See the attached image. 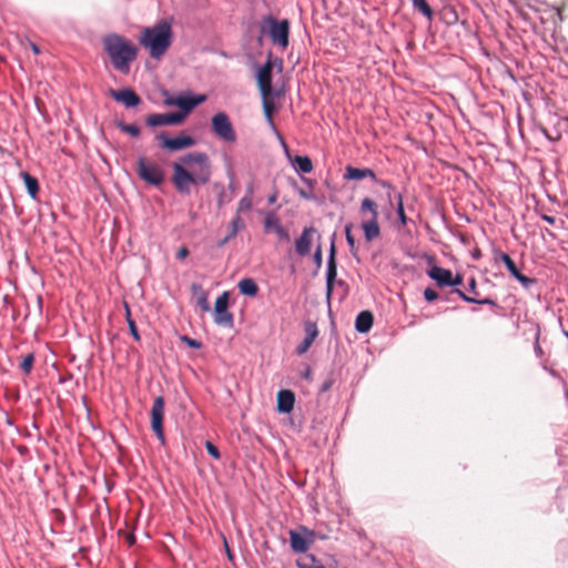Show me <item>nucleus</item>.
<instances>
[{"instance_id":"f257e3e1","label":"nucleus","mask_w":568,"mask_h":568,"mask_svg":"<svg viewBox=\"0 0 568 568\" xmlns=\"http://www.w3.org/2000/svg\"><path fill=\"white\" fill-rule=\"evenodd\" d=\"M172 183L182 195H190L191 185H204L210 182L212 164L205 152H190L172 164Z\"/></svg>"},{"instance_id":"f03ea898","label":"nucleus","mask_w":568,"mask_h":568,"mask_svg":"<svg viewBox=\"0 0 568 568\" xmlns=\"http://www.w3.org/2000/svg\"><path fill=\"white\" fill-rule=\"evenodd\" d=\"M102 44L112 67L120 73L128 74L131 63L136 59L138 48L124 36L114 32L105 34Z\"/></svg>"},{"instance_id":"7ed1b4c3","label":"nucleus","mask_w":568,"mask_h":568,"mask_svg":"<svg viewBox=\"0 0 568 568\" xmlns=\"http://www.w3.org/2000/svg\"><path fill=\"white\" fill-rule=\"evenodd\" d=\"M172 20L161 19L151 27H145L139 37V43L146 50L152 59L160 60L172 45Z\"/></svg>"},{"instance_id":"20e7f679","label":"nucleus","mask_w":568,"mask_h":568,"mask_svg":"<svg viewBox=\"0 0 568 568\" xmlns=\"http://www.w3.org/2000/svg\"><path fill=\"white\" fill-rule=\"evenodd\" d=\"M264 34L270 37L273 44L286 49L290 43V21L287 19L278 20L272 14L263 17L257 38L260 45L263 43Z\"/></svg>"},{"instance_id":"39448f33","label":"nucleus","mask_w":568,"mask_h":568,"mask_svg":"<svg viewBox=\"0 0 568 568\" xmlns=\"http://www.w3.org/2000/svg\"><path fill=\"white\" fill-rule=\"evenodd\" d=\"M273 54L270 51L267 60L257 68L255 79L262 95L276 97L278 92L274 90L272 85V70L273 67H277V71H283V60L281 58L272 59Z\"/></svg>"},{"instance_id":"423d86ee","label":"nucleus","mask_w":568,"mask_h":568,"mask_svg":"<svg viewBox=\"0 0 568 568\" xmlns=\"http://www.w3.org/2000/svg\"><path fill=\"white\" fill-rule=\"evenodd\" d=\"M361 214L368 212L371 219L363 221L361 229L364 233L366 242H372L381 235V227L378 224V206L371 197H364L359 206Z\"/></svg>"},{"instance_id":"0eeeda50","label":"nucleus","mask_w":568,"mask_h":568,"mask_svg":"<svg viewBox=\"0 0 568 568\" xmlns=\"http://www.w3.org/2000/svg\"><path fill=\"white\" fill-rule=\"evenodd\" d=\"M159 148L168 152H179L196 144V140L184 131L174 136L161 131L155 134Z\"/></svg>"},{"instance_id":"6e6552de","label":"nucleus","mask_w":568,"mask_h":568,"mask_svg":"<svg viewBox=\"0 0 568 568\" xmlns=\"http://www.w3.org/2000/svg\"><path fill=\"white\" fill-rule=\"evenodd\" d=\"M136 173L143 182L155 187L161 186L165 180L163 170L159 165L148 162L145 156L138 159Z\"/></svg>"},{"instance_id":"1a4fd4ad","label":"nucleus","mask_w":568,"mask_h":568,"mask_svg":"<svg viewBox=\"0 0 568 568\" xmlns=\"http://www.w3.org/2000/svg\"><path fill=\"white\" fill-rule=\"evenodd\" d=\"M211 129L220 140L226 143H234L236 141V132L231 119L223 111L215 113L211 118Z\"/></svg>"},{"instance_id":"9d476101","label":"nucleus","mask_w":568,"mask_h":568,"mask_svg":"<svg viewBox=\"0 0 568 568\" xmlns=\"http://www.w3.org/2000/svg\"><path fill=\"white\" fill-rule=\"evenodd\" d=\"M290 546L295 554H305L314 542L316 534L306 526L300 525L290 530Z\"/></svg>"},{"instance_id":"9b49d317","label":"nucleus","mask_w":568,"mask_h":568,"mask_svg":"<svg viewBox=\"0 0 568 568\" xmlns=\"http://www.w3.org/2000/svg\"><path fill=\"white\" fill-rule=\"evenodd\" d=\"M164 406L165 400L163 396H158L154 398L150 417H151V429L155 434L158 440L162 446L165 445V435H164V428H163V420H164Z\"/></svg>"},{"instance_id":"f8f14e48","label":"nucleus","mask_w":568,"mask_h":568,"mask_svg":"<svg viewBox=\"0 0 568 568\" xmlns=\"http://www.w3.org/2000/svg\"><path fill=\"white\" fill-rule=\"evenodd\" d=\"M229 301L230 293L227 291L217 296L214 303L213 317L216 325L232 328L234 326V316L229 311Z\"/></svg>"},{"instance_id":"ddd939ff","label":"nucleus","mask_w":568,"mask_h":568,"mask_svg":"<svg viewBox=\"0 0 568 568\" xmlns=\"http://www.w3.org/2000/svg\"><path fill=\"white\" fill-rule=\"evenodd\" d=\"M206 101L205 94L193 93L192 91H184L176 95V114L182 115L181 120L185 121L186 116L199 105Z\"/></svg>"},{"instance_id":"4468645a","label":"nucleus","mask_w":568,"mask_h":568,"mask_svg":"<svg viewBox=\"0 0 568 568\" xmlns=\"http://www.w3.org/2000/svg\"><path fill=\"white\" fill-rule=\"evenodd\" d=\"M111 98L128 109H134L142 103L141 97L131 88L109 89Z\"/></svg>"},{"instance_id":"2eb2a0df","label":"nucleus","mask_w":568,"mask_h":568,"mask_svg":"<svg viewBox=\"0 0 568 568\" xmlns=\"http://www.w3.org/2000/svg\"><path fill=\"white\" fill-rule=\"evenodd\" d=\"M181 116L182 115L176 114L175 112L151 113L145 118V124L150 128L176 126L184 122L181 120Z\"/></svg>"},{"instance_id":"dca6fc26","label":"nucleus","mask_w":568,"mask_h":568,"mask_svg":"<svg viewBox=\"0 0 568 568\" xmlns=\"http://www.w3.org/2000/svg\"><path fill=\"white\" fill-rule=\"evenodd\" d=\"M295 394L291 389H280L276 396V410L280 414H290L294 409Z\"/></svg>"},{"instance_id":"f3484780","label":"nucleus","mask_w":568,"mask_h":568,"mask_svg":"<svg viewBox=\"0 0 568 568\" xmlns=\"http://www.w3.org/2000/svg\"><path fill=\"white\" fill-rule=\"evenodd\" d=\"M316 233L315 227L306 226L303 229L302 234L295 240V251L300 256H306L311 253L312 248V234Z\"/></svg>"},{"instance_id":"a211bd4d","label":"nucleus","mask_w":568,"mask_h":568,"mask_svg":"<svg viewBox=\"0 0 568 568\" xmlns=\"http://www.w3.org/2000/svg\"><path fill=\"white\" fill-rule=\"evenodd\" d=\"M343 178L347 181H361L366 178L371 179L372 181H377V176L374 170L369 168H356L353 165H347L345 168Z\"/></svg>"},{"instance_id":"6ab92c4d","label":"nucleus","mask_w":568,"mask_h":568,"mask_svg":"<svg viewBox=\"0 0 568 568\" xmlns=\"http://www.w3.org/2000/svg\"><path fill=\"white\" fill-rule=\"evenodd\" d=\"M452 271L442 266L434 265L426 270L427 276L433 280L438 287H447L450 282Z\"/></svg>"},{"instance_id":"aec40b11","label":"nucleus","mask_w":568,"mask_h":568,"mask_svg":"<svg viewBox=\"0 0 568 568\" xmlns=\"http://www.w3.org/2000/svg\"><path fill=\"white\" fill-rule=\"evenodd\" d=\"M374 324V315L371 311H362L356 315L355 329L357 333L366 334L371 331Z\"/></svg>"},{"instance_id":"412c9836","label":"nucleus","mask_w":568,"mask_h":568,"mask_svg":"<svg viewBox=\"0 0 568 568\" xmlns=\"http://www.w3.org/2000/svg\"><path fill=\"white\" fill-rule=\"evenodd\" d=\"M290 164L298 175L308 174L314 170L313 162L308 155H294Z\"/></svg>"},{"instance_id":"4be33fe9","label":"nucleus","mask_w":568,"mask_h":568,"mask_svg":"<svg viewBox=\"0 0 568 568\" xmlns=\"http://www.w3.org/2000/svg\"><path fill=\"white\" fill-rule=\"evenodd\" d=\"M450 294H457L460 300H463L465 303L469 304H478V305H488L490 307H494L496 310L501 311V307L497 304V302L490 297L485 298H475L469 295H467L464 291L460 288H455L450 291Z\"/></svg>"},{"instance_id":"5701e85b","label":"nucleus","mask_w":568,"mask_h":568,"mask_svg":"<svg viewBox=\"0 0 568 568\" xmlns=\"http://www.w3.org/2000/svg\"><path fill=\"white\" fill-rule=\"evenodd\" d=\"M325 282H326L325 297H326L327 304L329 305L333 290L335 286V282H337V264L326 263Z\"/></svg>"},{"instance_id":"b1692460","label":"nucleus","mask_w":568,"mask_h":568,"mask_svg":"<svg viewBox=\"0 0 568 568\" xmlns=\"http://www.w3.org/2000/svg\"><path fill=\"white\" fill-rule=\"evenodd\" d=\"M20 178L22 179L27 193L32 200H38V194L40 191L39 181L36 176L31 175L27 171L20 172Z\"/></svg>"},{"instance_id":"393cba45","label":"nucleus","mask_w":568,"mask_h":568,"mask_svg":"<svg viewBox=\"0 0 568 568\" xmlns=\"http://www.w3.org/2000/svg\"><path fill=\"white\" fill-rule=\"evenodd\" d=\"M191 293L196 298V304L203 312H210L211 306L207 300V293L204 291L201 284L192 283Z\"/></svg>"},{"instance_id":"a878e982","label":"nucleus","mask_w":568,"mask_h":568,"mask_svg":"<svg viewBox=\"0 0 568 568\" xmlns=\"http://www.w3.org/2000/svg\"><path fill=\"white\" fill-rule=\"evenodd\" d=\"M240 294L247 297H255L258 293V286L252 277H244L237 283Z\"/></svg>"},{"instance_id":"bb28decb","label":"nucleus","mask_w":568,"mask_h":568,"mask_svg":"<svg viewBox=\"0 0 568 568\" xmlns=\"http://www.w3.org/2000/svg\"><path fill=\"white\" fill-rule=\"evenodd\" d=\"M412 2L413 10L415 12L420 13L427 20L432 21L434 19V10L427 2V0H409Z\"/></svg>"},{"instance_id":"cd10ccee","label":"nucleus","mask_w":568,"mask_h":568,"mask_svg":"<svg viewBox=\"0 0 568 568\" xmlns=\"http://www.w3.org/2000/svg\"><path fill=\"white\" fill-rule=\"evenodd\" d=\"M352 230H353V223H347L344 227V232H345V240H346V243L348 245V248H349V252L352 254V256L357 261L359 262V256H358V247L356 245V241H355V237L353 236L352 234Z\"/></svg>"},{"instance_id":"c85d7f7f","label":"nucleus","mask_w":568,"mask_h":568,"mask_svg":"<svg viewBox=\"0 0 568 568\" xmlns=\"http://www.w3.org/2000/svg\"><path fill=\"white\" fill-rule=\"evenodd\" d=\"M114 125L116 129H119L121 132L129 134L132 138H139L141 130L140 128L134 123H125L123 120H115Z\"/></svg>"},{"instance_id":"c756f323","label":"nucleus","mask_w":568,"mask_h":568,"mask_svg":"<svg viewBox=\"0 0 568 568\" xmlns=\"http://www.w3.org/2000/svg\"><path fill=\"white\" fill-rule=\"evenodd\" d=\"M395 200H396V209L395 210H396L398 223L400 226H405L408 223V217L405 213L402 193H397L395 195Z\"/></svg>"},{"instance_id":"7c9ffc66","label":"nucleus","mask_w":568,"mask_h":568,"mask_svg":"<svg viewBox=\"0 0 568 568\" xmlns=\"http://www.w3.org/2000/svg\"><path fill=\"white\" fill-rule=\"evenodd\" d=\"M304 338L310 339L311 342L314 343V341L318 336V328L316 322L311 320L304 321Z\"/></svg>"},{"instance_id":"2f4dec72","label":"nucleus","mask_w":568,"mask_h":568,"mask_svg":"<svg viewBox=\"0 0 568 568\" xmlns=\"http://www.w3.org/2000/svg\"><path fill=\"white\" fill-rule=\"evenodd\" d=\"M245 229V223L244 221L242 220V217L240 215H235L232 221L230 222V225H229V237H232L234 239L236 236V234L241 231V230H244Z\"/></svg>"},{"instance_id":"473e14b6","label":"nucleus","mask_w":568,"mask_h":568,"mask_svg":"<svg viewBox=\"0 0 568 568\" xmlns=\"http://www.w3.org/2000/svg\"><path fill=\"white\" fill-rule=\"evenodd\" d=\"M280 225L281 223L278 221L276 213L274 211L267 212L263 222L264 231H274Z\"/></svg>"},{"instance_id":"72a5a7b5","label":"nucleus","mask_w":568,"mask_h":568,"mask_svg":"<svg viewBox=\"0 0 568 568\" xmlns=\"http://www.w3.org/2000/svg\"><path fill=\"white\" fill-rule=\"evenodd\" d=\"M517 282H519L521 284V286L527 291L529 292L531 295H532V288L535 286H537L538 284V280L535 278V277H529L523 273H520L518 276H516L515 278Z\"/></svg>"},{"instance_id":"f704fd0d","label":"nucleus","mask_w":568,"mask_h":568,"mask_svg":"<svg viewBox=\"0 0 568 568\" xmlns=\"http://www.w3.org/2000/svg\"><path fill=\"white\" fill-rule=\"evenodd\" d=\"M268 95H262L263 98V112L268 121V123L273 126H274V122H273V119H272V113L274 112L275 110V105L273 103V101L268 100L267 99Z\"/></svg>"},{"instance_id":"c9c22d12","label":"nucleus","mask_w":568,"mask_h":568,"mask_svg":"<svg viewBox=\"0 0 568 568\" xmlns=\"http://www.w3.org/2000/svg\"><path fill=\"white\" fill-rule=\"evenodd\" d=\"M36 356L34 353H28L22 357V361L19 365L20 369L26 374H30L33 368Z\"/></svg>"},{"instance_id":"e433bc0d","label":"nucleus","mask_w":568,"mask_h":568,"mask_svg":"<svg viewBox=\"0 0 568 568\" xmlns=\"http://www.w3.org/2000/svg\"><path fill=\"white\" fill-rule=\"evenodd\" d=\"M252 207H253V199H250L248 196H243L239 201L235 215H240L241 213H244V212H250L252 210Z\"/></svg>"},{"instance_id":"4c0bfd02","label":"nucleus","mask_w":568,"mask_h":568,"mask_svg":"<svg viewBox=\"0 0 568 568\" xmlns=\"http://www.w3.org/2000/svg\"><path fill=\"white\" fill-rule=\"evenodd\" d=\"M313 262L315 264V274H316L318 272V270L322 267V263H323V252H322L321 243L317 244V246L313 253Z\"/></svg>"},{"instance_id":"58836bf2","label":"nucleus","mask_w":568,"mask_h":568,"mask_svg":"<svg viewBox=\"0 0 568 568\" xmlns=\"http://www.w3.org/2000/svg\"><path fill=\"white\" fill-rule=\"evenodd\" d=\"M549 210L545 209V206L537 205L536 213L539 215V217L545 221L546 223L554 225L556 223V219L551 215H548L546 212Z\"/></svg>"},{"instance_id":"ea45409f","label":"nucleus","mask_w":568,"mask_h":568,"mask_svg":"<svg viewBox=\"0 0 568 568\" xmlns=\"http://www.w3.org/2000/svg\"><path fill=\"white\" fill-rule=\"evenodd\" d=\"M326 263L337 264L336 246H335V233H333V235L331 237V244H329V250H328V255H327Z\"/></svg>"},{"instance_id":"a19ab883","label":"nucleus","mask_w":568,"mask_h":568,"mask_svg":"<svg viewBox=\"0 0 568 568\" xmlns=\"http://www.w3.org/2000/svg\"><path fill=\"white\" fill-rule=\"evenodd\" d=\"M181 341H182V343H184L187 347H190L192 349H200L203 346L201 341L192 338L187 335L181 336Z\"/></svg>"},{"instance_id":"79ce46f5","label":"nucleus","mask_w":568,"mask_h":568,"mask_svg":"<svg viewBox=\"0 0 568 568\" xmlns=\"http://www.w3.org/2000/svg\"><path fill=\"white\" fill-rule=\"evenodd\" d=\"M536 334L534 338V352L537 357H541L544 355V351L539 344V337H540V326L539 324H536Z\"/></svg>"},{"instance_id":"37998d69","label":"nucleus","mask_w":568,"mask_h":568,"mask_svg":"<svg viewBox=\"0 0 568 568\" xmlns=\"http://www.w3.org/2000/svg\"><path fill=\"white\" fill-rule=\"evenodd\" d=\"M205 449L206 453L215 460H219L221 458V453L219 448L210 440L205 442Z\"/></svg>"},{"instance_id":"c03bdc74","label":"nucleus","mask_w":568,"mask_h":568,"mask_svg":"<svg viewBox=\"0 0 568 568\" xmlns=\"http://www.w3.org/2000/svg\"><path fill=\"white\" fill-rule=\"evenodd\" d=\"M290 185L297 190V193L301 197L306 199V200H314L313 193L311 191L307 192L304 189H300L296 180L290 179Z\"/></svg>"},{"instance_id":"a18cd8bd","label":"nucleus","mask_w":568,"mask_h":568,"mask_svg":"<svg viewBox=\"0 0 568 568\" xmlns=\"http://www.w3.org/2000/svg\"><path fill=\"white\" fill-rule=\"evenodd\" d=\"M423 296L427 303H433L439 298V294L432 287H426L423 292Z\"/></svg>"},{"instance_id":"49530a36","label":"nucleus","mask_w":568,"mask_h":568,"mask_svg":"<svg viewBox=\"0 0 568 568\" xmlns=\"http://www.w3.org/2000/svg\"><path fill=\"white\" fill-rule=\"evenodd\" d=\"M504 265L507 268L510 276L514 278H516V276H518L521 273L513 258H509Z\"/></svg>"},{"instance_id":"de8ad7c7","label":"nucleus","mask_w":568,"mask_h":568,"mask_svg":"<svg viewBox=\"0 0 568 568\" xmlns=\"http://www.w3.org/2000/svg\"><path fill=\"white\" fill-rule=\"evenodd\" d=\"M128 327H129L130 335L133 337V339L136 341V342H140L141 341V336H140V333H139V329H138L135 321L134 320H129L128 321Z\"/></svg>"},{"instance_id":"09e8293b","label":"nucleus","mask_w":568,"mask_h":568,"mask_svg":"<svg viewBox=\"0 0 568 568\" xmlns=\"http://www.w3.org/2000/svg\"><path fill=\"white\" fill-rule=\"evenodd\" d=\"M493 255H494V260L496 262H501L503 264H505L509 258H511L507 253L500 251L499 248H496L494 247L493 248Z\"/></svg>"},{"instance_id":"8fccbe9b","label":"nucleus","mask_w":568,"mask_h":568,"mask_svg":"<svg viewBox=\"0 0 568 568\" xmlns=\"http://www.w3.org/2000/svg\"><path fill=\"white\" fill-rule=\"evenodd\" d=\"M312 344H313V342H311L310 339L303 338V341L297 345L295 353L297 355L305 354L310 349Z\"/></svg>"},{"instance_id":"3c124183","label":"nucleus","mask_w":568,"mask_h":568,"mask_svg":"<svg viewBox=\"0 0 568 568\" xmlns=\"http://www.w3.org/2000/svg\"><path fill=\"white\" fill-rule=\"evenodd\" d=\"M215 187H219L220 189V192L217 194V200H216V204H217V207H223L224 204H225V189L223 185L219 184V183H215L214 184Z\"/></svg>"},{"instance_id":"603ef678","label":"nucleus","mask_w":568,"mask_h":568,"mask_svg":"<svg viewBox=\"0 0 568 568\" xmlns=\"http://www.w3.org/2000/svg\"><path fill=\"white\" fill-rule=\"evenodd\" d=\"M277 136H278L280 144L283 148V152H284L286 160L288 162H291V160L294 158V155L291 154L290 148H288L287 143L285 142L284 138L280 133H277Z\"/></svg>"},{"instance_id":"864d4df0","label":"nucleus","mask_w":568,"mask_h":568,"mask_svg":"<svg viewBox=\"0 0 568 568\" xmlns=\"http://www.w3.org/2000/svg\"><path fill=\"white\" fill-rule=\"evenodd\" d=\"M463 284V276L460 274L454 275L452 273L450 275V282L448 283L447 287H452L453 290L458 288L457 286Z\"/></svg>"},{"instance_id":"5fc2aeb1","label":"nucleus","mask_w":568,"mask_h":568,"mask_svg":"<svg viewBox=\"0 0 568 568\" xmlns=\"http://www.w3.org/2000/svg\"><path fill=\"white\" fill-rule=\"evenodd\" d=\"M274 232L276 233V235L278 236L280 240H283V241H290V234H288V231L280 225L277 226Z\"/></svg>"},{"instance_id":"6e6d98bb","label":"nucleus","mask_w":568,"mask_h":568,"mask_svg":"<svg viewBox=\"0 0 568 568\" xmlns=\"http://www.w3.org/2000/svg\"><path fill=\"white\" fill-rule=\"evenodd\" d=\"M163 94L165 99L163 100L164 105L166 106H175L176 105V95H170L169 91L164 90Z\"/></svg>"},{"instance_id":"4d7b16f0","label":"nucleus","mask_w":568,"mask_h":568,"mask_svg":"<svg viewBox=\"0 0 568 568\" xmlns=\"http://www.w3.org/2000/svg\"><path fill=\"white\" fill-rule=\"evenodd\" d=\"M223 540H224V549H225V554H226V557H227V560L232 564H234L235 561V556L233 554V551L231 550L225 537H223Z\"/></svg>"},{"instance_id":"13d9d810","label":"nucleus","mask_w":568,"mask_h":568,"mask_svg":"<svg viewBox=\"0 0 568 568\" xmlns=\"http://www.w3.org/2000/svg\"><path fill=\"white\" fill-rule=\"evenodd\" d=\"M468 291L470 293H473L474 295L478 294V292H477V282H476L475 277H470L468 280Z\"/></svg>"},{"instance_id":"bf43d9fd","label":"nucleus","mask_w":568,"mask_h":568,"mask_svg":"<svg viewBox=\"0 0 568 568\" xmlns=\"http://www.w3.org/2000/svg\"><path fill=\"white\" fill-rule=\"evenodd\" d=\"M376 184H378L379 186H382L383 189H386L388 191H392L394 189L393 184L387 181V180H379L377 179V181H374Z\"/></svg>"},{"instance_id":"052dcab7","label":"nucleus","mask_w":568,"mask_h":568,"mask_svg":"<svg viewBox=\"0 0 568 568\" xmlns=\"http://www.w3.org/2000/svg\"><path fill=\"white\" fill-rule=\"evenodd\" d=\"M332 386H333V381L332 379H326L321 385L320 392L321 393H326V392H328L332 388Z\"/></svg>"},{"instance_id":"680f3d73","label":"nucleus","mask_w":568,"mask_h":568,"mask_svg":"<svg viewBox=\"0 0 568 568\" xmlns=\"http://www.w3.org/2000/svg\"><path fill=\"white\" fill-rule=\"evenodd\" d=\"M296 567L297 568H317V564H313L312 561H311V564H307V562L302 561L301 559H297Z\"/></svg>"},{"instance_id":"e2e57ef3","label":"nucleus","mask_w":568,"mask_h":568,"mask_svg":"<svg viewBox=\"0 0 568 568\" xmlns=\"http://www.w3.org/2000/svg\"><path fill=\"white\" fill-rule=\"evenodd\" d=\"M227 176L230 179L229 189L234 192L235 185H234V172L232 169L227 170Z\"/></svg>"},{"instance_id":"0e129e2a","label":"nucleus","mask_w":568,"mask_h":568,"mask_svg":"<svg viewBox=\"0 0 568 568\" xmlns=\"http://www.w3.org/2000/svg\"><path fill=\"white\" fill-rule=\"evenodd\" d=\"M300 176H301L302 182L305 183L310 187V190L312 191L314 189V185H315V180L305 178L304 174H302Z\"/></svg>"},{"instance_id":"69168bd1","label":"nucleus","mask_w":568,"mask_h":568,"mask_svg":"<svg viewBox=\"0 0 568 568\" xmlns=\"http://www.w3.org/2000/svg\"><path fill=\"white\" fill-rule=\"evenodd\" d=\"M307 558L310 559V561H312L313 564H317V568H326L324 565H322L320 562V560L317 559V557L313 554H308L307 555Z\"/></svg>"},{"instance_id":"338daca9","label":"nucleus","mask_w":568,"mask_h":568,"mask_svg":"<svg viewBox=\"0 0 568 568\" xmlns=\"http://www.w3.org/2000/svg\"><path fill=\"white\" fill-rule=\"evenodd\" d=\"M187 255H189V250L185 246L181 247L176 253V257L180 260L186 257Z\"/></svg>"},{"instance_id":"774afa93","label":"nucleus","mask_w":568,"mask_h":568,"mask_svg":"<svg viewBox=\"0 0 568 568\" xmlns=\"http://www.w3.org/2000/svg\"><path fill=\"white\" fill-rule=\"evenodd\" d=\"M312 371L310 366H306V368L301 373V377L304 379H311Z\"/></svg>"}]
</instances>
